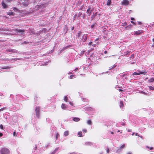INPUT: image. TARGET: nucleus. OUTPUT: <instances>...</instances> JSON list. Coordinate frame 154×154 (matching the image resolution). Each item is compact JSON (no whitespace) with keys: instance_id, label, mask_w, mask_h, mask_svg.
<instances>
[{"instance_id":"1","label":"nucleus","mask_w":154,"mask_h":154,"mask_svg":"<svg viewBox=\"0 0 154 154\" xmlns=\"http://www.w3.org/2000/svg\"><path fill=\"white\" fill-rule=\"evenodd\" d=\"M0 154H10V150L7 148L2 147L0 150Z\"/></svg>"},{"instance_id":"2","label":"nucleus","mask_w":154,"mask_h":154,"mask_svg":"<svg viewBox=\"0 0 154 154\" xmlns=\"http://www.w3.org/2000/svg\"><path fill=\"white\" fill-rule=\"evenodd\" d=\"M68 102L69 103L70 106H68V109L70 110L74 109L75 108V106L73 102L68 100Z\"/></svg>"},{"instance_id":"3","label":"nucleus","mask_w":154,"mask_h":154,"mask_svg":"<svg viewBox=\"0 0 154 154\" xmlns=\"http://www.w3.org/2000/svg\"><path fill=\"white\" fill-rule=\"evenodd\" d=\"M29 0H21L20 3L25 7L27 6L29 4Z\"/></svg>"},{"instance_id":"4","label":"nucleus","mask_w":154,"mask_h":154,"mask_svg":"<svg viewBox=\"0 0 154 154\" xmlns=\"http://www.w3.org/2000/svg\"><path fill=\"white\" fill-rule=\"evenodd\" d=\"M35 115L37 117L39 118L40 116V108L38 106H36L35 108Z\"/></svg>"},{"instance_id":"5","label":"nucleus","mask_w":154,"mask_h":154,"mask_svg":"<svg viewBox=\"0 0 154 154\" xmlns=\"http://www.w3.org/2000/svg\"><path fill=\"white\" fill-rule=\"evenodd\" d=\"M125 147V144H123L119 148H118V149L116 150V153L120 152L122 151L123 149Z\"/></svg>"},{"instance_id":"6","label":"nucleus","mask_w":154,"mask_h":154,"mask_svg":"<svg viewBox=\"0 0 154 154\" xmlns=\"http://www.w3.org/2000/svg\"><path fill=\"white\" fill-rule=\"evenodd\" d=\"M137 72H134L132 74V75H140L141 74H143L144 75H145L146 72H143L140 71L139 70H137Z\"/></svg>"},{"instance_id":"7","label":"nucleus","mask_w":154,"mask_h":154,"mask_svg":"<svg viewBox=\"0 0 154 154\" xmlns=\"http://www.w3.org/2000/svg\"><path fill=\"white\" fill-rule=\"evenodd\" d=\"M6 51L12 52L13 53H18V51L17 50H16L15 49H13L11 48L7 49L6 50Z\"/></svg>"},{"instance_id":"8","label":"nucleus","mask_w":154,"mask_h":154,"mask_svg":"<svg viewBox=\"0 0 154 154\" xmlns=\"http://www.w3.org/2000/svg\"><path fill=\"white\" fill-rule=\"evenodd\" d=\"M16 32L20 33L22 34H23V32H25V30L23 29H15L14 30Z\"/></svg>"},{"instance_id":"9","label":"nucleus","mask_w":154,"mask_h":154,"mask_svg":"<svg viewBox=\"0 0 154 154\" xmlns=\"http://www.w3.org/2000/svg\"><path fill=\"white\" fill-rule=\"evenodd\" d=\"M129 4V2L127 0H123L122 2V4L123 5H128Z\"/></svg>"},{"instance_id":"10","label":"nucleus","mask_w":154,"mask_h":154,"mask_svg":"<svg viewBox=\"0 0 154 154\" xmlns=\"http://www.w3.org/2000/svg\"><path fill=\"white\" fill-rule=\"evenodd\" d=\"M21 59V58H14V59H12L11 60V59H9L7 58V59H4V60H8L9 61H12V60H20Z\"/></svg>"},{"instance_id":"11","label":"nucleus","mask_w":154,"mask_h":154,"mask_svg":"<svg viewBox=\"0 0 154 154\" xmlns=\"http://www.w3.org/2000/svg\"><path fill=\"white\" fill-rule=\"evenodd\" d=\"M83 37L84 38L83 42H85L87 40L88 38V34H84L83 35Z\"/></svg>"},{"instance_id":"12","label":"nucleus","mask_w":154,"mask_h":154,"mask_svg":"<svg viewBox=\"0 0 154 154\" xmlns=\"http://www.w3.org/2000/svg\"><path fill=\"white\" fill-rule=\"evenodd\" d=\"M2 5L3 8H8V6L4 2H2Z\"/></svg>"},{"instance_id":"13","label":"nucleus","mask_w":154,"mask_h":154,"mask_svg":"<svg viewBox=\"0 0 154 154\" xmlns=\"http://www.w3.org/2000/svg\"><path fill=\"white\" fill-rule=\"evenodd\" d=\"M61 108L64 110H66L67 107L66 105L65 104L63 103L61 105Z\"/></svg>"},{"instance_id":"14","label":"nucleus","mask_w":154,"mask_h":154,"mask_svg":"<svg viewBox=\"0 0 154 154\" xmlns=\"http://www.w3.org/2000/svg\"><path fill=\"white\" fill-rule=\"evenodd\" d=\"M142 30H138L137 31H136L134 33V35H140L142 32Z\"/></svg>"},{"instance_id":"15","label":"nucleus","mask_w":154,"mask_h":154,"mask_svg":"<svg viewBox=\"0 0 154 154\" xmlns=\"http://www.w3.org/2000/svg\"><path fill=\"white\" fill-rule=\"evenodd\" d=\"M81 32L80 31H79L77 33V36L78 38H81Z\"/></svg>"},{"instance_id":"16","label":"nucleus","mask_w":154,"mask_h":154,"mask_svg":"<svg viewBox=\"0 0 154 154\" xmlns=\"http://www.w3.org/2000/svg\"><path fill=\"white\" fill-rule=\"evenodd\" d=\"M7 14L9 15L10 16L14 15L15 14L12 11H9L7 13Z\"/></svg>"},{"instance_id":"17","label":"nucleus","mask_w":154,"mask_h":154,"mask_svg":"<svg viewBox=\"0 0 154 154\" xmlns=\"http://www.w3.org/2000/svg\"><path fill=\"white\" fill-rule=\"evenodd\" d=\"M130 51H126L123 52V51L122 52V54L124 55H126L129 54Z\"/></svg>"},{"instance_id":"18","label":"nucleus","mask_w":154,"mask_h":154,"mask_svg":"<svg viewBox=\"0 0 154 154\" xmlns=\"http://www.w3.org/2000/svg\"><path fill=\"white\" fill-rule=\"evenodd\" d=\"M29 32L32 35L33 34L35 33V32L34 30L32 29H30L29 30Z\"/></svg>"},{"instance_id":"19","label":"nucleus","mask_w":154,"mask_h":154,"mask_svg":"<svg viewBox=\"0 0 154 154\" xmlns=\"http://www.w3.org/2000/svg\"><path fill=\"white\" fill-rule=\"evenodd\" d=\"M111 3V0H108L106 2V5L108 6H109L110 5Z\"/></svg>"},{"instance_id":"20","label":"nucleus","mask_w":154,"mask_h":154,"mask_svg":"<svg viewBox=\"0 0 154 154\" xmlns=\"http://www.w3.org/2000/svg\"><path fill=\"white\" fill-rule=\"evenodd\" d=\"M80 120L79 118L76 117H75L73 119V121L75 122H78Z\"/></svg>"},{"instance_id":"21","label":"nucleus","mask_w":154,"mask_h":154,"mask_svg":"<svg viewBox=\"0 0 154 154\" xmlns=\"http://www.w3.org/2000/svg\"><path fill=\"white\" fill-rule=\"evenodd\" d=\"M85 145H87V146H88V145L91 146L92 145V143L91 142H87L85 143Z\"/></svg>"},{"instance_id":"22","label":"nucleus","mask_w":154,"mask_h":154,"mask_svg":"<svg viewBox=\"0 0 154 154\" xmlns=\"http://www.w3.org/2000/svg\"><path fill=\"white\" fill-rule=\"evenodd\" d=\"M75 76H76V75H72L69 76V78L70 79H72L73 78H75Z\"/></svg>"},{"instance_id":"23","label":"nucleus","mask_w":154,"mask_h":154,"mask_svg":"<svg viewBox=\"0 0 154 154\" xmlns=\"http://www.w3.org/2000/svg\"><path fill=\"white\" fill-rule=\"evenodd\" d=\"M92 122L91 120H89L87 121V124L88 125H91L92 124Z\"/></svg>"},{"instance_id":"24","label":"nucleus","mask_w":154,"mask_h":154,"mask_svg":"<svg viewBox=\"0 0 154 154\" xmlns=\"http://www.w3.org/2000/svg\"><path fill=\"white\" fill-rule=\"evenodd\" d=\"M91 8L90 6L88 7V8L87 10V13H89V12L91 11Z\"/></svg>"},{"instance_id":"25","label":"nucleus","mask_w":154,"mask_h":154,"mask_svg":"<svg viewBox=\"0 0 154 154\" xmlns=\"http://www.w3.org/2000/svg\"><path fill=\"white\" fill-rule=\"evenodd\" d=\"M149 82H152L154 81V79L152 78L148 80Z\"/></svg>"},{"instance_id":"26","label":"nucleus","mask_w":154,"mask_h":154,"mask_svg":"<svg viewBox=\"0 0 154 154\" xmlns=\"http://www.w3.org/2000/svg\"><path fill=\"white\" fill-rule=\"evenodd\" d=\"M120 107L121 108L122 107H123V101H120Z\"/></svg>"},{"instance_id":"27","label":"nucleus","mask_w":154,"mask_h":154,"mask_svg":"<svg viewBox=\"0 0 154 154\" xmlns=\"http://www.w3.org/2000/svg\"><path fill=\"white\" fill-rule=\"evenodd\" d=\"M131 26H132V25H131L130 24V25H128L127 27H126L125 28H126V29H130L131 27Z\"/></svg>"},{"instance_id":"28","label":"nucleus","mask_w":154,"mask_h":154,"mask_svg":"<svg viewBox=\"0 0 154 154\" xmlns=\"http://www.w3.org/2000/svg\"><path fill=\"white\" fill-rule=\"evenodd\" d=\"M96 25V23H94L91 26V28L92 29H93V28Z\"/></svg>"},{"instance_id":"29","label":"nucleus","mask_w":154,"mask_h":154,"mask_svg":"<svg viewBox=\"0 0 154 154\" xmlns=\"http://www.w3.org/2000/svg\"><path fill=\"white\" fill-rule=\"evenodd\" d=\"M116 65H113L112 66L109 67V70H111V69H113V68H114L115 67H116Z\"/></svg>"},{"instance_id":"30","label":"nucleus","mask_w":154,"mask_h":154,"mask_svg":"<svg viewBox=\"0 0 154 154\" xmlns=\"http://www.w3.org/2000/svg\"><path fill=\"white\" fill-rule=\"evenodd\" d=\"M78 134L79 135V137H81L82 136V132L81 131L79 132Z\"/></svg>"},{"instance_id":"31","label":"nucleus","mask_w":154,"mask_h":154,"mask_svg":"<svg viewBox=\"0 0 154 154\" xmlns=\"http://www.w3.org/2000/svg\"><path fill=\"white\" fill-rule=\"evenodd\" d=\"M10 68V67L9 66H8L3 67L2 68V69H9Z\"/></svg>"},{"instance_id":"32","label":"nucleus","mask_w":154,"mask_h":154,"mask_svg":"<svg viewBox=\"0 0 154 154\" xmlns=\"http://www.w3.org/2000/svg\"><path fill=\"white\" fill-rule=\"evenodd\" d=\"M148 87H149L150 90H154V87H153L151 86H149Z\"/></svg>"},{"instance_id":"33","label":"nucleus","mask_w":154,"mask_h":154,"mask_svg":"<svg viewBox=\"0 0 154 154\" xmlns=\"http://www.w3.org/2000/svg\"><path fill=\"white\" fill-rule=\"evenodd\" d=\"M60 135L58 133H57L56 134V139L57 140V138L59 137Z\"/></svg>"},{"instance_id":"34","label":"nucleus","mask_w":154,"mask_h":154,"mask_svg":"<svg viewBox=\"0 0 154 154\" xmlns=\"http://www.w3.org/2000/svg\"><path fill=\"white\" fill-rule=\"evenodd\" d=\"M82 15V13H79L77 15V17H81V15Z\"/></svg>"},{"instance_id":"35","label":"nucleus","mask_w":154,"mask_h":154,"mask_svg":"<svg viewBox=\"0 0 154 154\" xmlns=\"http://www.w3.org/2000/svg\"><path fill=\"white\" fill-rule=\"evenodd\" d=\"M127 25V23L126 22H125L124 23H122V26H125Z\"/></svg>"},{"instance_id":"36","label":"nucleus","mask_w":154,"mask_h":154,"mask_svg":"<svg viewBox=\"0 0 154 154\" xmlns=\"http://www.w3.org/2000/svg\"><path fill=\"white\" fill-rule=\"evenodd\" d=\"M58 148H57L53 152L55 153L58 150Z\"/></svg>"},{"instance_id":"37","label":"nucleus","mask_w":154,"mask_h":154,"mask_svg":"<svg viewBox=\"0 0 154 154\" xmlns=\"http://www.w3.org/2000/svg\"><path fill=\"white\" fill-rule=\"evenodd\" d=\"M64 100L67 102V97L66 96H65L64 98Z\"/></svg>"},{"instance_id":"38","label":"nucleus","mask_w":154,"mask_h":154,"mask_svg":"<svg viewBox=\"0 0 154 154\" xmlns=\"http://www.w3.org/2000/svg\"><path fill=\"white\" fill-rule=\"evenodd\" d=\"M94 9V8H92L91 10V11H90V12H89V16H90L91 14V13L93 11Z\"/></svg>"},{"instance_id":"39","label":"nucleus","mask_w":154,"mask_h":154,"mask_svg":"<svg viewBox=\"0 0 154 154\" xmlns=\"http://www.w3.org/2000/svg\"><path fill=\"white\" fill-rule=\"evenodd\" d=\"M64 135L65 136H67V131H65L64 132Z\"/></svg>"},{"instance_id":"40","label":"nucleus","mask_w":154,"mask_h":154,"mask_svg":"<svg viewBox=\"0 0 154 154\" xmlns=\"http://www.w3.org/2000/svg\"><path fill=\"white\" fill-rule=\"evenodd\" d=\"M134 54H132L131 57H130V58L131 59H133V58H134Z\"/></svg>"},{"instance_id":"41","label":"nucleus","mask_w":154,"mask_h":154,"mask_svg":"<svg viewBox=\"0 0 154 154\" xmlns=\"http://www.w3.org/2000/svg\"><path fill=\"white\" fill-rule=\"evenodd\" d=\"M84 38H83V35H82V36L81 37V38H79V39H80L82 41H83Z\"/></svg>"},{"instance_id":"42","label":"nucleus","mask_w":154,"mask_h":154,"mask_svg":"<svg viewBox=\"0 0 154 154\" xmlns=\"http://www.w3.org/2000/svg\"><path fill=\"white\" fill-rule=\"evenodd\" d=\"M13 9L14 11H18V9H17V8H15V7L13 8Z\"/></svg>"},{"instance_id":"43","label":"nucleus","mask_w":154,"mask_h":154,"mask_svg":"<svg viewBox=\"0 0 154 154\" xmlns=\"http://www.w3.org/2000/svg\"><path fill=\"white\" fill-rule=\"evenodd\" d=\"M0 128L1 129H3V125L2 124H1L0 125Z\"/></svg>"},{"instance_id":"44","label":"nucleus","mask_w":154,"mask_h":154,"mask_svg":"<svg viewBox=\"0 0 154 154\" xmlns=\"http://www.w3.org/2000/svg\"><path fill=\"white\" fill-rule=\"evenodd\" d=\"M85 51H82L81 52V53H80V55H82L84 54V52Z\"/></svg>"},{"instance_id":"45","label":"nucleus","mask_w":154,"mask_h":154,"mask_svg":"<svg viewBox=\"0 0 154 154\" xmlns=\"http://www.w3.org/2000/svg\"><path fill=\"white\" fill-rule=\"evenodd\" d=\"M109 148H108L106 149V152L107 153H109Z\"/></svg>"},{"instance_id":"46","label":"nucleus","mask_w":154,"mask_h":154,"mask_svg":"<svg viewBox=\"0 0 154 154\" xmlns=\"http://www.w3.org/2000/svg\"><path fill=\"white\" fill-rule=\"evenodd\" d=\"M84 132L86 133L87 131V130L86 129H84L82 130Z\"/></svg>"},{"instance_id":"47","label":"nucleus","mask_w":154,"mask_h":154,"mask_svg":"<svg viewBox=\"0 0 154 154\" xmlns=\"http://www.w3.org/2000/svg\"><path fill=\"white\" fill-rule=\"evenodd\" d=\"M95 14H93L91 16V18H92V19L95 17Z\"/></svg>"},{"instance_id":"48","label":"nucleus","mask_w":154,"mask_h":154,"mask_svg":"<svg viewBox=\"0 0 154 154\" xmlns=\"http://www.w3.org/2000/svg\"><path fill=\"white\" fill-rule=\"evenodd\" d=\"M13 136H17V135L16 134V132H14V133H13Z\"/></svg>"},{"instance_id":"49","label":"nucleus","mask_w":154,"mask_h":154,"mask_svg":"<svg viewBox=\"0 0 154 154\" xmlns=\"http://www.w3.org/2000/svg\"><path fill=\"white\" fill-rule=\"evenodd\" d=\"M92 42H90L89 43H88V45L89 46H90L92 44Z\"/></svg>"},{"instance_id":"50","label":"nucleus","mask_w":154,"mask_h":154,"mask_svg":"<svg viewBox=\"0 0 154 154\" xmlns=\"http://www.w3.org/2000/svg\"><path fill=\"white\" fill-rule=\"evenodd\" d=\"M5 109V108H2L1 109H0V112L3 110Z\"/></svg>"},{"instance_id":"51","label":"nucleus","mask_w":154,"mask_h":154,"mask_svg":"<svg viewBox=\"0 0 154 154\" xmlns=\"http://www.w3.org/2000/svg\"><path fill=\"white\" fill-rule=\"evenodd\" d=\"M48 63V62L44 63V64H43V66L47 65V63Z\"/></svg>"},{"instance_id":"52","label":"nucleus","mask_w":154,"mask_h":154,"mask_svg":"<svg viewBox=\"0 0 154 154\" xmlns=\"http://www.w3.org/2000/svg\"><path fill=\"white\" fill-rule=\"evenodd\" d=\"M65 48H63L61 50H60V53H61V52L62 51H63L64 50V49Z\"/></svg>"},{"instance_id":"53","label":"nucleus","mask_w":154,"mask_h":154,"mask_svg":"<svg viewBox=\"0 0 154 154\" xmlns=\"http://www.w3.org/2000/svg\"><path fill=\"white\" fill-rule=\"evenodd\" d=\"M152 41H153V42H154V43L152 45V47H154V38H153V39H152Z\"/></svg>"},{"instance_id":"54","label":"nucleus","mask_w":154,"mask_h":154,"mask_svg":"<svg viewBox=\"0 0 154 154\" xmlns=\"http://www.w3.org/2000/svg\"><path fill=\"white\" fill-rule=\"evenodd\" d=\"M141 93L143 94H146V93L143 91H141Z\"/></svg>"},{"instance_id":"55","label":"nucleus","mask_w":154,"mask_h":154,"mask_svg":"<svg viewBox=\"0 0 154 154\" xmlns=\"http://www.w3.org/2000/svg\"><path fill=\"white\" fill-rule=\"evenodd\" d=\"M37 149V146L35 145V147L34 148V150H35Z\"/></svg>"},{"instance_id":"56","label":"nucleus","mask_w":154,"mask_h":154,"mask_svg":"<svg viewBox=\"0 0 154 154\" xmlns=\"http://www.w3.org/2000/svg\"><path fill=\"white\" fill-rule=\"evenodd\" d=\"M3 134L0 132V137H2L3 136Z\"/></svg>"},{"instance_id":"57","label":"nucleus","mask_w":154,"mask_h":154,"mask_svg":"<svg viewBox=\"0 0 154 154\" xmlns=\"http://www.w3.org/2000/svg\"><path fill=\"white\" fill-rule=\"evenodd\" d=\"M128 132H131V131H132V130L130 129H129L128 130Z\"/></svg>"},{"instance_id":"58","label":"nucleus","mask_w":154,"mask_h":154,"mask_svg":"<svg viewBox=\"0 0 154 154\" xmlns=\"http://www.w3.org/2000/svg\"><path fill=\"white\" fill-rule=\"evenodd\" d=\"M131 22L132 23H133L134 24V25L135 24V23H134V21H131Z\"/></svg>"},{"instance_id":"59","label":"nucleus","mask_w":154,"mask_h":154,"mask_svg":"<svg viewBox=\"0 0 154 154\" xmlns=\"http://www.w3.org/2000/svg\"><path fill=\"white\" fill-rule=\"evenodd\" d=\"M125 75V74H124L122 75H121V76H122V77H124Z\"/></svg>"},{"instance_id":"60","label":"nucleus","mask_w":154,"mask_h":154,"mask_svg":"<svg viewBox=\"0 0 154 154\" xmlns=\"http://www.w3.org/2000/svg\"><path fill=\"white\" fill-rule=\"evenodd\" d=\"M78 68H76L75 69L74 71H77V70H78Z\"/></svg>"},{"instance_id":"61","label":"nucleus","mask_w":154,"mask_h":154,"mask_svg":"<svg viewBox=\"0 0 154 154\" xmlns=\"http://www.w3.org/2000/svg\"><path fill=\"white\" fill-rule=\"evenodd\" d=\"M69 154H76V153L75 152H72L70 153Z\"/></svg>"},{"instance_id":"62","label":"nucleus","mask_w":154,"mask_h":154,"mask_svg":"<svg viewBox=\"0 0 154 154\" xmlns=\"http://www.w3.org/2000/svg\"><path fill=\"white\" fill-rule=\"evenodd\" d=\"M131 19L132 20H134V18L131 17Z\"/></svg>"},{"instance_id":"63","label":"nucleus","mask_w":154,"mask_h":154,"mask_svg":"<svg viewBox=\"0 0 154 154\" xmlns=\"http://www.w3.org/2000/svg\"><path fill=\"white\" fill-rule=\"evenodd\" d=\"M127 154H132V153L131 152H129Z\"/></svg>"},{"instance_id":"64","label":"nucleus","mask_w":154,"mask_h":154,"mask_svg":"<svg viewBox=\"0 0 154 154\" xmlns=\"http://www.w3.org/2000/svg\"><path fill=\"white\" fill-rule=\"evenodd\" d=\"M55 153L54 152H52L51 153V154H54Z\"/></svg>"}]
</instances>
